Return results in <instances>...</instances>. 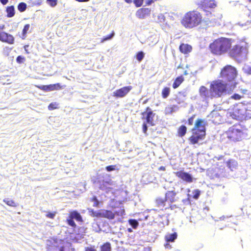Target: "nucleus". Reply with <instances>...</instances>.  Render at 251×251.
I'll return each mask as SVG.
<instances>
[{"mask_svg":"<svg viewBox=\"0 0 251 251\" xmlns=\"http://www.w3.org/2000/svg\"><path fill=\"white\" fill-rule=\"evenodd\" d=\"M248 73L250 74H251V68H249L248 70Z\"/></svg>","mask_w":251,"mask_h":251,"instance_id":"obj_61","label":"nucleus"},{"mask_svg":"<svg viewBox=\"0 0 251 251\" xmlns=\"http://www.w3.org/2000/svg\"><path fill=\"white\" fill-rule=\"evenodd\" d=\"M114 213L115 214V215L123 216L125 214V210L124 208H121L119 211H116Z\"/></svg>","mask_w":251,"mask_h":251,"instance_id":"obj_43","label":"nucleus"},{"mask_svg":"<svg viewBox=\"0 0 251 251\" xmlns=\"http://www.w3.org/2000/svg\"><path fill=\"white\" fill-rule=\"evenodd\" d=\"M199 93L201 96L207 98L208 97V92L207 88L204 86H201L199 89Z\"/></svg>","mask_w":251,"mask_h":251,"instance_id":"obj_28","label":"nucleus"},{"mask_svg":"<svg viewBox=\"0 0 251 251\" xmlns=\"http://www.w3.org/2000/svg\"><path fill=\"white\" fill-rule=\"evenodd\" d=\"M84 251H97L95 247L93 246L86 247L84 249Z\"/></svg>","mask_w":251,"mask_h":251,"instance_id":"obj_49","label":"nucleus"},{"mask_svg":"<svg viewBox=\"0 0 251 251\" xmlns=\"http://www.w3.org/2000/svg\"><path fill=\"white\" fill-rule=\"evenodd\" d=\"M58 103L56 102H51L48 105V109L49 110H53L56 109H58Z\"/></svg>","mask_w":251,"mask_h":251,"instance_id":"obj_36","label":"nucleus"},{"mask_svg":"<svg viewBox=\"0 0 251 251\" xmlns=\"http://www.w3.org/2000/svg\"><path fill=\"white\" fill-rule=\"evenodd\" d=\"M249 112L245 105L235 104L228 109L227 113L232 119L246 120L251 118V114Z\"/></svg>","mask_w":251,"mask_h":251,"instance_id":"obj_6","label":"nucleus"},{"mask_svg":"<svg viewBox=\"0 0 251 251\" xmlns=\"http://www.w3.org/2000/svg\"><path fill=\"white\" fill-rule=\"evenodd\" d=\"M6 17L8 18L13 17L15 14V8L13 5L8 6L6 8Z\"/></svg>","mask_w":251,"mask_h":251,"instance_id":"obj_24","label":"nucleus"},{"mask_svg":"<svg viewBox=\"0 0 251 251\" xmlns=\"http://www.w3.org/2000/svg\"><path fill=\"white\" fill-rule=\"evenodd\" d=\"M75 219L76 221L79 222H83V219L79 213L76 210H73L70 212L68 218L66 220V222L68 225L73 227H75L76 225L74 221Z\"/></svg>","mask_w":251,"mask_h":251,"instance_id":"obj_11","label":"nucleus"},{"mask_svg":"<svg viewBox=\"0 0 251 251\" xmlns=\"http://www.w3.org/2000/svg\"><path fill=\"white\" fill-rule=\"evenodd\" d=\"M246 130L247 129L244 126L240 123H237L229 127L225 132V135L230 142H239L246 136Z\"/></svg>","mask_w":251,"mask_h":251,"instance_id":"obj_5","label":"nucleus"},{"mask_svg":"<svg viewBox=\"0 0 251 251\" xmlns=\"http://www.w3.org/2000/svg\"><path fill=\"white\" fill-rule=\"evenodd\" d=\"M198 7L207 12V16H211L212 13L209 9L214 8L217 4L214 0H200L196 2Z\"/></svg>","mask_w":251,"mask_h":251,"instance_id":"obj_9","label":"nucleus"},{"mask_svg":"<svg viewBox=\"0 0 251 251\" xmlns=\"http://www.w3.org/2000/svg\"><path fill=\"white\" fill-rule=\"evenodd\" d=\"M17 8L20 12H23L26 9L27 5L25 2H21L18 4Z\"/></svg>","mask_w":251,"mask_h":251,"instance_id":"obj_32","label":"nucleus"},{"mask_svg":"<svg viewBox=\"0 0 251 251\" xmlns=\"http://www.w3.org/2000/svg\"><path fill=\"white\" fill-rule=\"evenodd\" d=\"M115 33L114 31H112V32L108 35L104 37L100 40V43H103L104 42L109 40L111 39L114 36Z\"/></svg>","mask_w":251,"mask_h":251,"instance_id":"obj_34","label":"nucleus"},{"mask_svg":"<svg viewBox=\"0 0 251 251\" xmlns=\"http://www.w3.org/2000/svg\"><path fill=\"white\" fill-rule=\"evenodd\" d=\"M164 246L167 249H169V248H171V246L170 245V244L168 242L164 245Z\"/></svg>","mask_w":251,"mask_h":251,"instance_id":"obj_56","label":"nucleus"},{"mask_svg":"<svg viewBox=\"0 0 251 251\" xmlns=\"http://www.w3.org/2000/svg\"><path fill=\"white\" fill-rule=\"evenodd\" d=\"M47 2L51 7H54L57 4V0H47Z\"/></svg>","mask_w":251,"mask_h":251,"instance_id":"obj_45","label":"nucleus"},{"mask_svg":"<svg viewBox=\"0 0 251 251\" xmlns=\"http://www.w3.org/2000/svg\"><path fill=\"white\" fill-rule=\"evenodd\" d=\"M148 101V100H145L144 101V103H146Z\"/></svg>","mask_w":251,"mask_h":251,"instance_id":"obj_62","label":"nucleus"},{"mask_svg":"<svg viewBox=\"0 0 251 251\" xmlns=\"http://www.w3.org/2000/svg\"><path fill=\"white\" fill-rule=\"evenodd\" d=\"M90 215L93 217H97V211H95L93 209L89 210Z\"/></svg>","mask_w":251,"mask_h":251,"instance_id":"obj_51","label":"nucleus"},{"mask_svg":"<svg viewBox=\"0 0 251 251\" xmlns=\"http://www.w3.org/2000/svg\"><path fill=\"white\" fill-rule=\"evenodd\" d=\"M158 19H160V20L159 21V23H162V22H165V16L164 17L162 15L159 16Z\"/></svg>","mask_w":251,"mask_h":251,"instance_id":"obj_53","label":"nucleus"},{"mask_svg":"<svg viewBox=\"0 0 251 251\" xmlns=\"http://www.w3.org/2000/svg\"><path fill=\"white\" fill-rule=\"evenodd\" d=\"M132 86H127L116 90L113 92V96L116 98H123L125 97L131 90Z\"/></svg>","mask_w":251,"mask_h":251,"instance_id":"obj_15","label":"nucleus"},{"mask_svg":"<svg viewBox=\"0 0 251 251\" xmlns=\"http://www.w3.org/2000/svg\"><path fill=\"white\" fill-rule=\"evenodd\" d=\"M25 61V57L22 56L21 55H19L16 58V61L19 64H22L24 63Z\"/></svg>","mask_w":251,"mask_h":251,"instance_id":"obj_42","label":"nucleus"},{"mask_svg":"<svg viewBox=\"0 0 251 251\" xmlns=\"http://www.w3.org/2000/svg\"><path fill=\"white\" fill-rule=\"evenodd\" d=\"M8 0H0V2L3 5H5L8 2Z\"/></svg>","mask_w":251,"mask_h":251,"instance_id":"obj_55","label":"nucleus"},{"mask_svg":"<svg viewBox=\"0 0 251 251\" xmlns=\"http://www.w3.org/2000/svg\"><path fill=\"white\" fill-rule=\"evenodd\" d=\"M56 212H48L47 213V214L46 215V216L47 218L53 219H54V218L56 215Z\"/></svg>","mask_w":251,"mask_h":251,"instance_id":"obj_46","label":"nucleus"},{"mask_svg":"<svg viewBox=\"0 0 251 251\" xmlns=\"http://www.w3.org/2000/svg\"><path fill=\"white\" fill-rule=\"evenodd\" d=\"M147 124L148 123L146 122L144 123L143 124V131L144 133H146L148 130Z\"/></svg>","mask_w":251,"mask_h":251,"instance_id":"obj_52","label":"nucleus"},{"mask_svg":"<svg viewBox=\"0 0 251 251\" xmlns=\"http://www.w3.org/2000/svg\"><path fill=\"white\" fill-rule=\"evenodd\" d=\"M204 22L202 14L196 10L187 12L181 20V24L186 28H193L201 25Z\"/></svg>","mask_w":251,"mask_h":251,"instance_id":"obj_3","label":"nucleus"},{"mask_svg":"<svg viewBox=\"0 0 251 251\" xmlns=\"http://www.w3.org/2000/svg\"><path fill=\"white\" fill-rule=\"evenodd\" d=\"M158 170L159 171H165V167L164 166H161L159 168Z\"/></svg>","mask_w":251,"mask_h":251,"instance_id":"obj_58","label":"nucleus"},{"mask_svg":"<svg viewBox=\"0 0 251 251\" xmlns=\"http://www.w3.org/2000/svg\"><path fill=\"white\" fill-rule=\"evenodd\" d=\"M192 193L193 194L192 198L195 200H197L199 199L201 194V191L199 189H195L193 191Z\"/></svg>","mask_w":251,"mask_h":251,"instance_id":"obj_38","label":"nucleus"},{"mask_svg":"<svg viewBox=\"0 0 251 251\" xmlns=\"http://www.w3.org/2000/svg\"><path fill=\"white\" fill-rule=\"evenodd\" d=\"M175 175L182 180L187 182L191 183L193 181V178L191 174L183 170H180L175 173Z\"/></svg>","mask_w":251,"mask_h":251,"instance_id":"obj_13","label":"nucleus"},{"mask_svg":"<svg viewBox=\"0 0 251 251\" xmlns=\"http://www.w3.org/2000/svg\"><path fill=\"white\" fill-rule=\"evenodd\" d=\"M196 115L194 114L188 119V124L189 126H192L193 124V121Z\"/></svg>","mask_w":251,"mask_h":251,"instance_id":"obj_48","label":"nucleus"},{"mask_svg":"<svg viewBox=\"0 0 251 251\" xmlns=\"http://www.w3.org/2000/svg\"><path fill=\"white\" fill-rule=\"evenodd\" d=\"M226 166L231 170L236 169L238 167L237 161L234 159H229L226 162Z\"/></svg>","mask_w":251,"mask_h":251,"instance_id":"obj_20","label":"nucleus"},{"mask_svg":"<svg viewBox=\"0 0 251 251\" xmlns=\"http://www.w3.org/2000/svg\"><path fill=\"white\" fill-rule=\"evenodd\" d=\"M206 122L201 119H198L192 128V134L188 140L190 144L195 145L199 143V142L203 140L206 136L205 126Z\"/></svg>","mask_w":251,"mask_h":251,"instance_id":"obj_4","label":"nucleus"},{"mask_svg":"<svg viewBox=\"0 0 251 251\" xmlns=\"http://www.w3.org/2000/svg\"><path fill=\"white\" fill-rule=\"evenodd\" d=\"M142 119L145 120L146 122L151 126L155 125L154 118L156 114L149 106L145 108L144 112L141 113Z\"/></svg>","mask_w":251,"mask_h":251,"instance_id":"obj_10","label":"nucleus"},{"mask_svg":"<svg viewBox=\"0 0 251 251\" xmlns=\"http://www.w3.org/2000/svg\"><path fill=\"white\" fill-rule=\"evenodd\" d=\"M179 49L182 53L185 54L192 51V47L189 44L182 43L180 45Z\"/></svg>","mask_w":251,"mask_h":251,"instance_id":"obj_19","label":"nucleus"},{"mask_svg":"<svg viewBox=\"0 0 251 251\" xmlns=\"http://www.w3.org/2000/svg\"><path fill=\"white\" fill-rule=\"evenodd\" d=\"M171 93V89L169 87H164L161 91V96L163 99L167 98Z\"/></svg>","mask_w":251,"mask_h":251,"instance_id":"obj_27","label":"nucleus"},{"mask_svg":"<svg viewBox=\"0 0 251 251\" xmlns=\"http://www.w3.org/2000/svg\"><path fill=\"white\" fill-rule=\"evenodd\" d=\"M36 87L40 90L44 91H51L54 90H59L63 89L66 87L65 85H61L60 83H57L48 85L36 86Z\"/></svg>","mask_w":251,"mask_h":251,"instance_id":"obj_12","label":"nucleus"},{"mask_svg":"<svg viewBox=\"0 0 251 251\" xmlns=\"http://www.w3.org/2000/svg\"><path fill=\"white\" fill-rule=\"evenodd\" d=\"M176 195V193L174 191H168L165 194V199L166 201L172 204L176 201L177 198Z\"/></svg>","mask_w":251,"mask_h":251,"instance_id":"obj_18","label":"nucleus"},{"mask_svg":"<svg viewBox=\"0 0 251 251\" xmlns=\"http://www.w3.org/2000/svg\"><path fill=\"white\" fill-rule=\"evenodd\" d=\"M3 202H4L7 205L12 206V207H16L18 204L16 202H15L13 200L10 199L9 198L4 199L3 200Z\"/></svg>","mask_w":251,"mask_h":251,"instance_id":"obj_31","label":"nucleus"},{"mask_svg":"<svg viewBox=\"0 0 251 251\" xmlns=\"http://www.w3.org/2000/svg\"><path fill=\"white\" fill-rule=\"evenodd\" d=\"M166 201L165 200V198L163 199L161 198H158L155 200L156 206L159 208L165 207L166 205Z\"/></svg>","mask_w":251,"mask_h":251,"instance_id":"obj_26","label":"nucleus"},{"mask_svg":"<svg viewBox=\"0 0 251 251\" xmlns=\"http://www.w3.org/2000/svg\"><path fill=\"white\" fill-rule=\"evenodd\" d=\"M0 41L3 43L12 45L15 43V38L12 34L5 31H1L0 32Z\"/></svg>","mask_w":251,"mask_h":251,"instance_id":"obj_14","label":"nucleus"},{"mask_svg":"<svg viewBox=\"0 0 251 251\" xmlns=\"http://www.w3.org/2000/svg\"><path fill=\"white\" fill-rule=\"evenodd\" d=\"M177 234L176 232L168 234L165 236V239L167 242H173L177 238Z\"/></svg>","mask_w":251,"mask_h":251,"instance_id":"obj_23","label":"nucleus"},{"mask_svg":"<svg viewBox=\"0 0 251 251\" xmlns=\"http://www.w3.org/2000/svg\"><path fill=\"white\" fill-rule=\"evenodd\" d=\"M186 132H187L186 126L184 125H181L177 129V135L179 137H182L186 134Z\"/></svg>","mask_w":251,"mask_h":251,"instance_id":"obj_25","label":"nucleus"},{"mask_svg":"<svg viewBox=\"0 0 251 251\" xmlns=\"http://www.w3.org/2000/svg\"><path fill=\"white\" fill-rule=\"evenodd\" d=\"M176 107V105H170L166 107L165 111L166 113H171L175 110V108Z\"/></svg>","mask_w":251,"mask_h":251,"instance_id":"obj_40","label":"nucleus"},{"mask_svg":"<svg viewBox=\"0 0 251 251\" xmlns=\"http://www.w3.org/2000/svg\"><path fill=\"white\" fill-rule=\"evenodd\" d=\"M27 47H28V45H25V46H24L25 50V51L26 53L27 54H28V53H29V52L28 51L27 49H26V48H27Z\"/></svg>","mask_w":251,"mask_h":251,"instance_id":"obj_57","label":"nucleus"},{"mask_svg":"<svg viewBox=\"0 0 251 251\" xmlns=\"http://www.w3.org/2000/svg\"><path fill=\"white\" fill-rule=\"evenodd\" d=\"M100 251H111V244L106 242L102 244L100 247Z\"/></svg>","mask_w":251,"mask_h":251,"instance_id":"obj_30","label":"nucleus"},{"mask_svg":"<svg viewBox=\"0 0 251 251\" xmlns=\"http://www.w3.org/2000/svg\"><path fill=\"white\" fill-rule=\"evenodd\" d=\"M144 53L142 51H140L136 53L135 57L137 59V60L140 62L143 60V59L144 57Z\"/></svg>","mask_w":251,"mask_h":251,"instance_id":"obj_35","label":"nucleus"},{"mask_svg":"<svg viewBox=\"0 0 251 251\" xmlns=\"http://www.w3.org/2000/svg\"><path fill=\"white\" fill-rule=\"evenodd\" d=\"M235 88L236 83L228 84L222 80H216L210 84V92L212 97L219 98L232 94Z\"/></svg>","mask_w":251,"mask_h":251,"instance_id":"obj_1","label":"nucleus"},{"mask_svg":"<svg viewBox=\"0 0 251 251\" xmlns=\"http://www.w3.org/2000/svg\"><path fill=\"white\" fill-rule=\"evenodd\" d=\"M91 201L94 202L93 204L94 207H97L99 206L100 202L96 196L93 197L91 198Z\"/></svg>","mask_w":251,"mask_h":251,"instance_id":"obj_41","label":"nucleus"},{"mask_svg":"<svg viewBox=\"0 0 251 251\" xmlns=\"http://www.w3.org/2000/svg\"><path fill=\"white\" fill-rule=\"evenodd\" d=\"M103 209H100V210L97 211V218H103Z\"/></svg>","mask_w":251,"mask_h":251,"instance_id":"obj_50","label":"nucleus"},{"mask_svg":"<svg viewBox=\"0 0 251 251\" xmlns=\"http://www.w3.org/2000/svg\"><path fill=\"white\" fill-rule=\"evenodd\" d=\"M239 91L241 94V95H243V97H244L245 95L250 94L249 90L248 89L243 88L242 87H239Z\"/></svg>","mask_w":251,"mask_h":251,"instance_id":"obj_37","label":"nucleus"},{"mask_svg":"<svg viewBox=\"0 0 251 251\" xmlns=\"http://www.w3.org/2000/svg\"><path fill=\"white\" fill-rule=\"evenodd\" d=\"M184 77L182 75L179 76L177 77L174 80L173 83V87L174 89H176L184 81Z\"/></svg>","mask_w":251,"mask_h":251,"instance_id":"obj_22","label":"nucleus"},{"mask_svg":"<svg viewBox=\"0 0 251 251\" xmlns=\"http://www.w3.org/2000/svg\"><path fill=\"white\" fill-rule=\"evenodd\" d=\"M232 39L220 37L214 40L208 46L210 52L213 55L221 56L227 53L231 47Z\"/></svg>","mask_w":251,"mask_h":251,"instance_id":"obj_2","label":"nucleus"},{"mask_svg":"<svg viewBox=\"0 0 251 251\" xmlns=\"http://www.w3.org/2000/svg\"><path fill=\"white\" fill-rule=\"evenodd\" d=\"M116 165H109L106 167L105 169L108 172H111L116 170Z\"/></svg>","mask_w":251,"mask_h":251,"instance_id":"obj_47","label":"nucleus"},{"mask_svg":"<svg viewBox=\"0 0 251 251\" xmlns=\"http://www.w3.org/2000/svg\"><path fill=\"white\" fill-rule=\"evenodd\" d=\"M103 218L107 219L109 220H112L115 217L114 212L110 210L103 209Z\"/></svg>","mask_w":251,"mask_h":251,"instance_id":"obj_21","label":"nucleus"},{"mask_svg":"<svg viewBox=\"0 0 251 251\" xmlns=\"http://www.w3.org/2000/svg\"><path fill=\"white\" fill-rule=\"evenodd\" d=\"M151 10L149 8H141L137 10L136 12V16L140 19H144L151 15Z\"/></svg>","mask_w":251,"mask_h":251,"instance_id":"obj_16","label":"nucleus"},{"mask_svg":"<svg viewBox=\"0 0 251 251\" xmlns=\"http://www.w3.org/2000/svg\"><path fill=\"white\" fill-rule=\"evenodd\" d=\"M248 53L247 44L243 41H239L231 46L227 51L228 56L235 60H239L245 57Z\"/></svg>","mask_w":251,"mask_h":251,"instance_id":"obj_7","label":"nucleus"},{"mask_svg":"<svg viewBox=\"0 0 251 251\" xmlns=\"http://www.w3.org/2000/svg\"><path fill=\"white\" fill-rule=\"evenodd\" d=\"M125 1L127 3H131L132 2V0H125Z\"/></svg>","mask_w":251,"mask_h":251,"instance_id":"obj_60","label":"nucleus"},{"mask_svg":"<svg viewBox=\"0 0 251 251\" xmlns=\"http://www.w3.org/2000/svg\"><path fill=\"white\" fill-rule=\"evenodd\" d=\"M75 1H78V2H87L88 1H89L90 0H75Z\"/></svg>","mask_w":251,"mask_h":251,"instance_id":"obj_59","label":"nucleus"},{"mask_svg":"<svg viewBox=\"0 0 251 251\" xmlns=\"http://www.w3.org/2000/svg\"><path fill=\"white\" fill-rule=\"evenodd\" d=\"M128 223L134 229H136L139 225L138 222L135 219L129 220Z\"/></svg>","mask_w":251,"mask_h":251,"instance_id":"obj_33","label":"nucleus"},{"mask_svg":"<svg viewBox=\"0 0 251 251\" xmlns=\"http://www.w3.org/2000/svg\"><path fill=\"white\" fill-rule=\"evenodd\" d=\"M30 28V25L27 24L24 25V28L22 30V35L21 38L23 40H25L26 38V34L28 33Z\"/></svg>","mask_w":251,"mask_h":251,"instance_id":"obj_29","label":"nucleus"},{"mask_svg":"<svg viewBox=\"0 0 251 251\" xmlns=\"http://www.w3.org/2000/svg\"><path fill=\"white\" fill-rule=\"evenodd\" d=\"M153 2H154L153 0H147L146 1V5H150Z\"/></svg>","mask_w":251,"mask_h":251,"instance_id":"obj_54","label":"nucleus"},{"mask_svg":"<svg viewBox=\"0 0 251 251\" xmlns=\"http://www.w3.org/2000/svg\"><path fill=\"white\" fill-rule=\"evenodd\" d=\"M212 121L215 124H220L223 121V116L218 110H213L210 114Z\"/></svg>","mask_w":251,"mask_h":251,"instance_id":"obj_17","label":"nucleus"},{"mask_svg":"<svg viewBox=\"0 0 251 251\" xmlns=\"http://www.w3.org/2000/svg\"><path fill=\"white\" fill-rule=\"evenodd\" d=\"M243 98H244L243 95H240L237 93H235L230 97L231 99L236 100H240Z\"/></svg>","mask_w":251,"mask_h":251,"instance_id":"obj_39","label":"nucleus"},{"mask_svg":"<svg viewBox=\"0 0 251 251\" xmlns=\"http://www.w3.org/2000/svg\"><path fill=\"white\" fill-rule=\"evenodd\" d=\"M238 72L236 68L230 65L224 66L220 71V77L225 82L228 84L236 83V87L238 83L235 81L237 77Z\"/></svg>","mask_w":251,"mask_h":251,"instance_id":"obj_8","label":"nucleus"},{"mask_svg":"<svg viewBox=\"0 0 251 251\" xmlns=\"http://www.w3.org/2000/svg\"><path fill=\"white\" fill-rule=\"evenodd\" d=\"M133 1L136 7H139L142 5L144 0H133Z\"/></svg>","mask_w":251,"mask_h":251,"instance_id":"obj_44","label":"nucleus"},{"mask_svg":"<svg viewBox=\"0 0 251 251\" xmlns=\"http://www.w3.org/2000/svg\"><path fill=\"white\" fill-rule=\"evenodd\" d=\"M249 1L251 2V0H248Z\"/></svg>","mask_w":251,"mask_h":251,"instance_id":"obj_63","label":"nucleus"}]
</instances>
